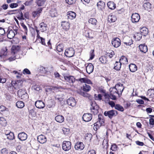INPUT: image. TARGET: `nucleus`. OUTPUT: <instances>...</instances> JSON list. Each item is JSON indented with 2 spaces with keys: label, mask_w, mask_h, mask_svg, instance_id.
Masks as SVG:
<instances>
[{
  "label": "nucleus",
  "mask_w": 154,
  "mask_h": 154,
  "mask_svg": "<svg viewBox=\"0 0 154 154\" xmlns=\"http://www.w3.org/2000/svg\"><path fill=\"white\" fill-rule=\"evenodd\" d=\"M105 116H107L109 119H111L112 117L116 116L118 115V112L114 110L109 111H106L104 113Z\"/></svg>",
  "instance_id": "nucleus-1"
},
{
  "label": "nucleus",
  "mask_w": 154,
  "mask_h": 154,
  "mask_svg": "<svg viewBox=\"0 0 154 154\" xmlns=\"http://www.w3.org/2000/svg\"><path fill=\"white\" fill-rule=\"evenodd\" d=\"M101 116V115H98V121L94 124V129L95 130H97L104 122L103 119L100 117Z\"/></svg>",
  "instance_id": "nucleus-2"
},
{
  "label": "nucleus",
  "mask_w": 154,
  "mask_h": 154,
  "mask_svg": "<svg viewBox=\"0 0 154 154\" xmlns=\"http://www.w3.org/2000/svg\"><path fill=\"white\" fill-rule=\"evenodd\" d=\"M18 95L21 99H26L28 98V95L25 90L24 89H20L17 92Z\"/></svg>",
  "instance_id": "nucleus-3"
},
{
  "label": "nucleus",
  "mask_w": 154,
  "mask_h": 154,
  "mask_svg": "<svg viewBox=\"0 0 154 154\" xmlns=\"http://www.w3.org/2000/svg\"><path fill=\"white\" fill-rule=\"evenodd\" d=\"M63 149L65 151H67L71 149V143L69 141H64L62 144Z\"/></svg>",
  "instance_id": "nucleus-4"
},
{
  "label": "nucleus",
  "mask_w": 154,
  "mask_h": 154,
  "mask_svg": "<svg viewBox=\"0 0 154 154\" xmlns=\"http://www.w3.org/2000/svg\"><path fill=\"white\" fill-rule=\"evenodd\" d=\"M109 91L110 93V98L113 100H116V95H118L116 89L115 87L111 88L109 89Z\"/></svg>",
  "instance_id": "nucleus-5"
},
{
  "label": "nucleus",
  "mask_w": 154,
  "mask_h": 154,
  "mask_svg": "<svg viewBox=\"0 0 154 154\" xmlns=\"http://www.w3.org/2000/svg\"><path fill=\"white\" fill-rule=\"evenodd\" d=\"M10 13H8L9 14H12L18 13L17 18L19 19L24 20V18L23 17V15L21 11L19 10H12L9 11Z\"/></svg>",
  "instance_id": "nucleus-6"
},
{
  "label": "nucleus",
  "mask_w": 154,
  "mask_h": 154,
  "mask_svg": "<svg viewBox=\"0 0 154 154\" xmlns=\"http://www.w3.org/2000/svg\"><path fill=\"white\" fill-rule=\"evenodd\" d=\"M111 43L113 47L117 48L121 45V40L118 38H114L112 39Z\"/></svg>",
  "instance_id": "nucleus-7"
},
{
  "label": "nucleus",
  "mask_w": 154,
  "mask_h": 154,
  "mask_svg": "<svg viewBox=\"0 0 154 154\" xmlns=\"http://www.w3.org/2000/svg\"><path fill=\"white\" fill-rule=\"evenodd\" d=\"M98 109L99 106L96 103L94 102L92 103L91 104V112L94 115L97 114L98 112Z\"/></svg>",
  "instance_id": "nucleus-8"
},
{
  "label": "nucleus",
  "mask_w": 154,
  "mask_h": 154,
  "mask_svg": "<svg viewBox=\"0 0 154 154\" xmlns=\"http://www.w3.org/2000/svg\"><path fill=\"white\" fill-rule=\"evenodd\" d=\"M74 51L72 48H70L66 50L65 52V56L68 57H70L73 56L74 54Z\"/></svg>",
  "instance_id": "nucleus-9"
},
{
  "label": "nucleus",
  "mask_w": 154,
  "mask_h": 154,
  "mask_svg": "<svg viewBox=\"0 0 154 154\" xmlns=\"http://www.w3.org/2000/svg\"><path fill=\"white\" fill-rule=\"evenodd\" d=\"M115 88L116 89L117 93H118V96L119 97L120 94L121 95L124 88L123 85L120 83H118L116 85Z\"/></svg>",
  "instance_id": "nucleus-10"
},
{
  "label": "nucleus",
  "mask_w": 154,
  "mask_h": 154,
  "mask_svg": "<svg viewBox=\"0 0 154 154\" xmlns=\"http://www.w3.org/2000/svg\"><path fill=\"white\" fill-rule=\"evenodd\" d=\"M74 147L76 150L81 151L84 149L85 146L82 142H78L75 145Z\"/></svg>",
  "instance_id": "nucleus-11"
},
{
  "label": "nucleus",
  "mask_w": 154,
  "mask_h": 154,
  "mask_svg": "<svg viewBox=\"0 0 154 154\" xmlns=\"http://www.w3.org/2000/svg\"><path fill=\"white\" fill-rule=\"evenodd\" d=\"M131 21L133 23L137 22L140 19V16L139 14L137 13L133 14L131 17Z\"/></svg>",
  "instance_id": "nucleus-12"
},
{
  "label": "nucleus",
  "mask_w": 154,
  "mask_h": 154,
  "mask_svg": "<svg viewBox=\"0 0 154 154\" xmlns=\"http://www.w3.org/2000/svg\"><path fill=\"white\" fill-rule=\"evenodd\" d=\"M92 115L89 113L84 114L82 116L83 120L86 122H88L92 119Z\"/></svg>",
  "instance_id": "nucleus-13"
},
{
  "label": "nucleus",
  "mask_w": 154,
  "mask_h": 154,
  "mask_svg": "<svg viewBox=\"0 0 154 154\" xmlns=\"http://www.w3.org/2000/svg\"><path fill=\"white\" fill-rule=\"evenodd\" d=\"M67 103L69 105L73 107L75 106L76 102L74 98L70 97L67 100Z\"/></svg>",
  "instance_id": "nucleus-14"
},
{
  "label": "nucleus",
  "mask_w": 154,
  "mask_h": 154,
  "mask_svg": "<svg viewBox=\"0 0 154 154\" xmlns=\"http://www.w3.org/2000/svg\"><path fill=\"white\" fill-rule=\"evenodd\" d=\"M66 15L68 19L73 20L76 17V14L73 11H69L66 14Z\"/></svg>",
  "instance_id": "nucleus-15"
},
{
  "label": "nucleus",
  "mask_w": 154,
  "mask_h": 154,
  "mask_svg": "<svg viewBox=\"0 0 154 154\" xmlns=\"http://www.w3.org/2000/svg\"><path fill=\"white\" fill-rule=\"evenodd\" d=\"M18 137L20 140L24 141L27 139V135L25 133L22 132L18 134Z\"/></svg>",
  "instance_id": "nucleus-16"
},
{
  "label": "nucleus",
  "mask_w": 154,
  "mask_h": 154,
  "mask_svg": "<svg viewBox=\"0 0 154 154\" xmlns=\"http://www.w3.org/2000/svg\"><path fill=\"white\" fill-rule=\"evenodd\" d=\"M37 140L38 142L41 143H44L47 141L46 137L42 134L39 135L38 137Z\"/></svg>",
  "instance_id": "nucleus-17"
},
{
  "label": "nucleus",
  "mask_w": 154,
  "mask_h": 154,
  "mask_svg": "<svg viewBox=\"0 0 154 154\" xmlns=\"http://www.w3.org/2000/svg\"><path fill=\"white\" fill-rule=\"evenodd\" d=\"M35 105L36 107L39 109H42L44 107L45 103L42 100H38L35 103Z\"/></svg>",
  "instance_id": "nucleus-18"
},
{
  "label": "nucleus",
  "mask_w": 154,
  "mask_h": 154,
  "mask_svg": "<svg viewBox=\"0 0 154 154\" xmlns=\"http://www.w3.org/2000/svg\"><path fill=\"white\" fill-rule=\"evenodd\" d=\"M138 48L140 51L142 53H145L148 51L147 46L144 44L140 45Z\"/></svg>",
  "instance_id": "nucleus-19"
},
{
  "label": "nucleus",
  "mask_w": 154,
  "mask_h": 154,
  "mask_svg": "<svg viewBox=\"0 0 154 154\" xmlns=\"http://www.w3.org/2000/svg\"><path fill=\"white\" fill-rule=\"evenodd\" d=\"M64 79L70 83H73L75 81V79L73 76H65Z\"/></svg>",
  "instance_id": "nucleus-20"
},
{
  "label": "nucleus",
  "mask_w": 154,
  "mask_h": 154,
  "mask_svg": "<svg viewBox=\"0 0 154 154\" xmlns=\"http://www.w3.org/2000/svg\"><path fill=\"white\" fill-rule=\"evenodd\" d=\"M77 81L80 82L81 83H84L89 84H92L91 81L87 78H81L77 79Z\"/></svg>",
  "instance_id": "nucleus-21"
},
{
  "label": "nucleus",
  "mask_w": 154,
  "mask_h": 154,
  "mask_svg": "<svg viewBox=\"0 0 154 154\" xmlns=\"http://www.w3.org/2000/svg\"><path fill=\"white\" fill-rule=\"evenodd\" d=\"M94 70V66L93 65L90 63L86 66V70L87 72L89 74L92 73Z\"/></svg>",
  "instance_id": "nucleus-22"
},
{
  "label": "nucleus",
  "mask_w": 154,
  "mask_h": 154,
  "mask_svg": "<svg viewBox=\"0 0 154 154\" xmlns=\"http://www.w3.org/2000/svg\"><path fill=\"white\" fill-rule=\"evenodd\" d=\"M105 5L102 1H100L97 4V6L99 10L102 11L104 8Z\"/></svg>",
  "instance_id": "nucleus-23"
},
{
  "label": "nucleus",
  "mask_w": 154,
  "mask_h": 154,
  "mask_svg": "<svg viewBox=\"0 0 154 154\" xmlns=\"http://www.w3.org/2000/svg\"><path fill=\"white\" fill-rule=\"evenodd\" d=\"M117 19V17L115 15L110 14L108 16V21L110 23L115 22Z\"/></svg>",
  "instance_id": "nucleus-24"
},
{
  "label": "nucleus",
  "mask_w": 154,
  "mask_h": 154,
  "mask_svg": "<svg viewBox=\"0 0 154 154\" xmlns=\"http://www.w3.org/2000/svg\"><path fill=\"white\" fill-rule=\"evenodd\" d=\"M49 14L50 15L53 17H55L57 15V11L55 8L51 9L49 12Z\"/></svg>",
  "instance_id": "nucleus-25"
},
{
  "label": "nucleus",
  "mask_w": 154,
  "mask_h": 154,
  "mask_svg": "<svg viewBox=\"0 0 154 154\" xmlns=\"http://www.w3.org/2000/svg\"><path fill=\"white\" fill-rule=\"evenodd\" d=\"M40 30L42 32H44L47 30V25L46 24L43 22L39 24Z\"/></svg>",
  "instance_id": "nucleus-26"
},
{
  "label": "nucleus",
  "mask_w": 154,
  "mask_h": 154,
  "mask_svg": "<svg viewBox=\"0 0 154 154\" xmlns=\"http://www.w3.org/2000/svg\"><path fill=\"white\" fill-rule=\"evenodd\" d=\"M61 26L63 29L66 30H68L69 28V23L67 22L63 21Z\"/></svg>",
  "instance_id": "nucleus-27"
},
{
  "label": "nucleus",
  "mask_w": 154,
  "mask_h": 154,
  "mask_svg": "<svg viewBox=\"0 0 154 154\" xmlns=\"http://www.w3.org/2000/svg\"><path fill=\"white\" fill-rule=\"evenodd\" d=\"M140 32L142 35L146 36L148 34V29L146 27H143L140 29Z\"/></svg>",
  "instance_id": "nucleus-28"
},
{
  "label": "nucleus",
  "mask_w": 154,
  "mask_h": 154,
  "mask_svg": "<svg viewBox=\"0 0 154 154\" xmlns=\"http://www.w3.org/2000/svg\"><path fill=\"white\" fill-rule=\"evenodd\" d=\"M42 11V9L41 8H38L36 10L34 11L32 13L33 16L34 17H38L40 15V14Z\"/></svg>",
  "instance_id": "nucleus-29"
},
{
  "label": "nucleus",
  "mask_w": 154,
  "mask_h": 154,
  "mask_svg": "<svg viewBox=\"0 0 154 154\" xmlns=\"http://www.w3.org/2000/svg\"><path fill=\"white\" fill-rule=\"evenodd\" d=\"M55 119L57 122L59 123H62L64 120V117L61 115H58L56 116Z\"/></svg>",
  "instance_id": "nucleus-30"
},
{
  "label": "nucleus",
  "mask_w": 154,
  "mask_h": 154,
  "mask_svg": "<svg viewBox=\"0 0 154 154\" xmlns=\"http://www.w3.org/2000/svg\"><path fill=\"white\" fill-rule=\"evenodd\" d=\"M130 70L132 72H134L137 70V67L134 64L131 63L129 65Z\"/></svg>",
  "instance_id": "nucleus-31"
},
{
  "label": "nucleus",
  "mask_w": 154,
  "mask_h": 154,
  "mask_svg": "<svg viewBox=\"0 0 154 154\" xmlns=\"http://www.w3.org/2000/svg\"><path fill=\"white\" fill-rule=\"evenodd\" d=\"M107 5L108 8L111 9L113 10L116 8V4L113 2L110 1L107 3Z\"/></svg>",
  "instance_id": "nucleus-32"
},
{
  "label": "nucleus",
  "mask_w": 154,
  "mask_h": 154,
  "mask_svg": "<svg viewBox=\"0 0 154 154\" xmlns=\"http://www.w3.org/2000/svg\"><path fill=\"white\" fill-rule=\"evenodd\" d=\"M121 64H127L128 63V61L127 58L124 56H122L119 60V61Z\"/></svg>",
  "instance_id": "nucleus-33"
},
{
  "label": "nucleus",
  "mask_w": 154,
  "mask_h": 154,
  "mask_svg": "<svg viewBox=\"0 0 154 154\" xmlns=\"http://www.w3.org/2000/svg\"><path fill=\"white\" fill-rule=\"evenodd\" d=\"M7 124V122L5 118L3 117H0V125L2 126H5Z\"/></svg>",
  "instance_id": "nucleus-34"
},
{
  "label": "nucleus",
  "mask_w": 154,
  "mask_h": 154,
  "mask_svg": "<svg viewBox=\"0 0 154 154\" xmlns=\"http://www.w3.org/2000/svg\"><path fill=\"white\" fill-rule=\"evenodd\" d=\"M88 22L90 24L95 26L97 23V21L95 18H91L89 20Z\"/></svg>",
  "instance_id": "nucleus-35"
},
{
  "label": "nucleus",
  "mask_w": 154,
  "mask_h": 154,
  "mask_svg": "<svg viewBox=\"0 0 154 154\" xmlns=\"http://www.w3.org/2000/svg\"><path fill=\"white\" fill-rule=\"evenodd\" d=\"M15 34L14 31L12 30H10L7 34V37L8 38L11 39L15 36Z\"/></svg>",
  "instance_id": "nucleus-36"
},
{
  "label": "nucleus",
  "mask_w": 154,
  "mask_h": 154,
  "mask_svg": "<svg viewBox=\"0 0 154 154\" xmlns=\"http://www.w3.org/2000/svg\"><path fill=\"white\" fill-rule=\"evenodd\" d=\"M121 65L119 62L116 61L114 65V68L117 70H119L121 68Z\"/></svg>",
  "instance_id": "nucleus-37"
},
{
  "label": "nucleus",
  "mask_w": 154,
  "mask_h": 154,
  "mask_svg": "<svg viewBox=\"0 0 154 154\" xmlns=\"http://www.w3.org/2000/svg\"><path fill=\"white\" fill-rule=\"evenodd\" d=\"M91 89V87L90 86L85 84L83 86V90L85 92H88Z\"/></svg>",
  "instance_id": "nucleus-38"
},
{
  "label": "nucleus",
  "mask_w": 154,
  "mask_h": 154,
  "mask_svg": "<svg viewBox=\"0 0 154 154\" xmlns=\"http://www.w3.org/2000/svg\"><path fill=\"white\" fill-rule=\"evenodd\" d=\"M143 7L146 10H149L151 8V4L149 2L145 3Z\"/></svg>",
  "instance_id": "nucleus-39"
},
{
  "label": "nucleus",
  "mask_w": 154,
  "mask_h": 154,
  "mask_svg": "<svg viewBox=\"0 0 154 154\" xmlns=\"http://www.w3.org/2000/svg\"><path fill=\"white\" fill-rule=\"evenodd\" d=\"M63 45L62 44L58 45L57 47V51L60 53L62 52L63 50Z\"/></svg>",
  "instance_id": "nucleus-40"
},
{
  "label": "nucleus",
  "mask_w": 154,
  "mask_h": 154,
  "mask_svg": "<svg viewBox=\"0 0 154 154\" xmlns=\"http://www.w3.org/2000/svg\"><path fill=\"white\" fill-rule=\"evenodd\" d=\"M84 35L85 36L91 38H93V36L92 34L91 31H86L84 33Z\"/></svg>",
  "instance_id": "nucleus-41"
},
{
  "label": "nucleus",
  "mask_w": 154,
  "mask_h": 154,
  "mask_svg": "<svg viewBox=\"0 0 154 154\" xmlns=\"http://www.w3.org/2000/svg\"><path fill=\"white\" fill-rule=\"evenodd\" d=\"M17 106L20 108H23L24 106V103L22 101H18L16 103Z\"/></svg>",
  "instance_id": "nucleus-42"
},
{
  "label": "nucleus",
  "mask_w": 154,
  "mask_h": 154,
  "mask_svg": "<svg viewBox=\"0 0 154 154\" xmlns=\"http://www.w3.org/2000/svg\"><path fill=\"white\" fill-rule=\"evenodd\" d=\"M115 108V109L121 112H123L124 111L123 107L119 104H116Z\"/></svg>",
  "instance_id": "nucleus-43"
},
{
  "label": "nucleus",
  "mask_w": 154,
  "mask_h": 154,
  "mask_svg": "<svg viewBox=\"0 0 154 154\" xmlns=\"http://www.w3.org/2000/svg\"><path fill=\"white\" fill-rule=\"evenodd\" d=\"M114 54L115 53L112 50H109V52L106 54V57H108L109 58H111L113 57Z\"/></svg>",
  "instance_id": "nucleus-44"
},
{
  "label": "nucleus",
  "mask_w": 154,
  "mask_h": 154,
  "mask_svg": "<svg viewBox=\"0 0 154 154\" xmlns=\"http://www.w3.org/2000/svg\"><path fill=\"white\" fill-rule=\"evenodd\" d=\"M148 94L150 97H154V90L152 89H149L148 90Z\"/></svg>",
  "instance_id": "nucleus-45"
},
{
  "label": "nucleus",
  "mask_w": 154,
  "mask_h": 154,
  "mask_svg": "<svg viewBox=\"0 0 154 154\" xmlns=\"http://www.w3.org/2000/svg\"><path fill=\"white\" fill-rule=\"evenodd\" d=\"M99 60L101 63L104 64L106 63L107 61L106 56L101 57L99 58Z\"/></svg>",
  "instance_id": "nucleus-46"
},
{
  "label": "nucleus",
  "mask_w": 154,
  "mask_h": 154,
  "mask_svg": "<svg viewBox=\"0 0 154 154\" xmlns=\"http://www.w3.org/2000/svg\"><path fill=\"white\" fill-rule=\"evenodd\" d=\"M45 2V0H36V2L38 6H42L44 5Z\"/></svg>",
  "instance_id": "nucleus-47"
},
{
  "label": "nucleus",
  "mask_w": 154,
  "mask_h": 154,
  "mask_svg": "<svg viewBox=\"0 0 154 154\" xmlns=\"http://www.w3.org/2000/svg\"><path fill=\"white\" fill-rule=\"evenodd\" d=\"M19 49V48L18 46L13 47L12 48V54H15L18 51Z\"/></svg>",
  "instance_id": "nucleus-48"
},
{
  "label": "nucleus",
  "mask_w": 154,
  "mask_h": 154,
  "mask_svg": "<svg viewBox=\"0 0 154 154\" xmlns=\"http://www.w3.org/2000/svg\"><path fill=\"white\" fill-rule=\"evenodd\" d=\"M85 139L88 141H90L92 137V135L90 133H87L85 135Z\"/></svg>",
  "instance_id": "nucleus-49"
},
{
  "label": "nucleus",
  "mask_w": 154,
  "mask_h": 154,
  "mask_svg": "<svg viewBox=\"0 0 154 154\" xmlns=\"http://www.w3.org/2000/svg\"><path fill=\"white\" fill-rule=\"evenodd\" d=\"M7 49L6 48L2 50L1 52V54L2 56H6L7 55Z\"/></svg>",
  "instance_id": "nucleus-50"
},
{
  "label": "nucleus",
  "mask_w": 154,
  "mask_h": 154,
  "mask_svg": "<svg viewBox=\"0 0 154 154\" xmlns=\"http://www.w3.org/2000/svg\"><path fill=\"white\" fill-rule=\"evenodd\" d=\"M7 138L8 139L10 140H12L14 139V133L11 132L7 136Z\"/></svg>",
  "instance_id": "nucleus-51"
},
{
  "label": "nucleus",
  "mask_w": 154,
  "mask_h": 154,
  "mask_svg": "<svg viewBox=\"0 0 154 154\" xmlns=\"http://www.w3.org/2000/svg\"><path fill=\"white\" fill-rule=\"evenodd\" d=\"M129 42H124V44L126 46H130L133 44V42L132 39H131L129 37H128Z\"/></svg>",
  "instance_id": "nucleus-52"
},
{
  "label": "nucleus",
  "mask_w": 154,
  "mask_h": 154,
  "mask_svg": "<svg viewBox=\"0 0 154 154\" xmlns=\"http://www.w3.org/2000/svg\"><path fill=\"white\" fill-rule=\"evenodd\" d=\"M134 37L138 40H140L141 38L142 35L140 33H137L134 36Z\"/></svg>",
  "instance_id": "nucleus-53"
},
{
  "label": "nucleus",
  "mask_w": 154,
  "mask_h": 154,
  "mask_svg": "<svg viewBox=\"0 0 154 154\" xmlns=\"http://www.w3.org/2000/svg\"><path fill=\"white\" fill-rule=\"evenodd\" d=\"M118 147L114 143L111 145L110 149L112 151H115L117 150Z\"/></svg>",
  "instance_id": "nucleus-54"
},
{
  "label": "nucleus",
  "mask_w": 154,
  "mask_h": 154,
  "mask_svg": "<svg viewBox=\"0 0 154 154\" xmlns=\"http://www.w3.org/2000/svg\"><path fill=\"white\" fill-rule=\"evenodd\" d=\"M8 7V5L7 4H4L2 5L0 9V11H2V10H6L7 9Z\"/></svg>",
  "instance_id": "nucleus-55"
},
{
  "label": "nucleus",
  "mask_w": 154,
  "mask_h": 154,
  "mask_svg": "<svg viewBox=\"0 0 154 154\" xmlns=\"http://www.w3.org/2000/svg\"><path fill=\"white\" fill-rule=\"evenodd\" d=\"M62 130L64 134L66 135L68 134L69 131V128H63Z\"/></svg>",
  "instance_id": "nucleus-56"
},
{
  "label": "nucleus",
  "mask_w": 154,
  "mask_h": 154,
  "mask_svg": "<svg viewBox=\"0 0 154 154\" xmlns=\"http://www.w3.org/2000/svg\"><path fill=\"white\" fill-rule=\"evenodd\" d=\"M6 79L0 75V83H4L6 82Z\"/></svg>",
  "instance_id": "nucleus-57"
},
{
  "label": "nucleus",
  "mask_w": 154,
  "mask_h": 154,
  "mask_svg": "<svg viewBox=\"0 0 154 154\" xmlns=\"http://www.w3.org/2000/svg\"><path fill=\"white\" fill-rule=\"evenodd\" d=\"M21 25L22 26L24 29L25 33H27L28 30L26 26L25 25V24L23 23H21Z\"/></svg>",
  "instance_id": "nucleus-58"
},
{
  "label": "nucleus",
  "mask_w": 154,
  "mask_h": 154,
  "mask_svg": "<svg viewBox=\"0 0 154 154\" xmlns=\"http://www.w3.org/2000/svg\"><path fill=\"white\" fill-rule=\"evenodd\" d=\"M90 60H92L93 59L94 57V50H92L90 52Z\"/></svg>",
  "instance_id": "nucleus-59"
},
{
  "label": "nucleus",
  "mask_w": 154,
  "mask_h": 154,
  "mask_svg": "<svg viewBox=\"0 0 154 154\" xmlns=\"http://www.w3.org/2000/svg\"><path fill=\"white\" fill-rule=\"evenodd\" d=\"M76 0H66V3L69 5H72L74 3Z\"/></svg>",
  "instance_id": "nucleus-60"
},
{
  "label": "nucleus",
  "mask_w": 154,
  "mask_h": 154,
  "mask_svg": "<svg viewBox=\"0 0 154 154\" xmlns=\"http://www.w3.org/2000/svg\"><path fill=\"white\" fill-rule=\"evenodd\" d=\"M23 74H30L31 72L29 70L27 69H25L23 71Z\"/></svg>",
  "instance_id": "nucleus-61"
},
{
  "label": "nucleus",
  "mask_w": 154,
  "mask_h": 154,
  "mask_svg": "<svg viewBox=\"0 0 154 154\" xmlns=\"http://www.w3.org/2000/svg\"><path fill=\"white\" fill-rule=\"evenodd\" d=\"M18 6V4L17 3H12L9 6L11 8H15L17 7Z\"/></svg>",
  "instance_id": "nucleus-62"
},
{
  "label": "nucleus",
  "mask_w": 154,
  "mask_h": 154,
  "mask_svg": "<svg viewBox=\"0 0 154 154\" xmlns=\"http://www.w3.org/2000/svg\"><path fill=\"white\" fill-rule=\"evenodd\" d=\"M5 33V31L4 28L0 27V36L3 35Z\"/></svg>",
  "instance_id": "nucleus-63"
},
{
  "label": "nucleus",
  "mask_w": 154,
  "mask_h": 154,
  "mask_svg": "<svg viewBox=\"0 0 154 154\" xmlns=\"http://www.w3.org/2000/svg\"><path fill=\"white\" fill-rule=\"evenodd\" d=\"M1 153L2 154H7V150L6 148H3L1 150Z\"/></svg>",
  "instance_id": "nucleus-64"
}]
</instances>
